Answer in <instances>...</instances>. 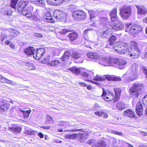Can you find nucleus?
Here are the masks:
<instances>
[{
	"label": "nucleus",
	"mask_w": 147,
	"mask_h": 147,
	"mask_svg": "<svg viewBox=\"0 0 147 147\" xmlns=\"http://www.w3.org/2000/svg\"><path fill=\"white\" fill-rule=\"evenodd\" d=\"M142 101L144 105L147 106V94L142 98Z\"/></svg>",
	"instance_id": "09e8293b"
},
{
	"label": "nucleus",
	"mask_w": 147,
	"mask_h": 147,
	"mask_svg": "<svg viewBox=\"0 0 147 147\" xmlns=\"http://www.w3.org/2000/svg\"><path fill=\"white\" fill-rule=\"evenodd\" d=\"M117 38L116 37L114 36H112L111 38L109 40V44L110 45H112L114 49V47H116V46H115V44L116 43H118V42H115Z\"/></svg>",
	"instance_id": "cd10ccee"
},
{
	"label": "nucleus",
	"mask_w": 147,
	"mask_h": 147,
	"mask_svg": "<svg viewBox=\"0 0 147 147\" xmlns=\"http://www.w3.org/2000/svg\"><path fill=\"white\" fill-rule=\"evenodd\" d=\"M131 24L129 23H127L126 24V27L127 29L126 31L129 30V32L132 35L135 36V34H137L141 31L142 30L141 27L139 25L134 24L129 29H128Z\"/></svg>",
	"instance_id": "423d86ee"
},
{
	"label": "nucleus",
	"mask_w": 147,
	"mask_h": 147,
	"mask_svg": "<svg viewBox=\"0 0 147 147\" xmlns=\"http://www.w3.org/2000/svg\"><path fill=\"white\" fill-rule=\"evenodd\" d=\"M142 68L143 73L145 74L147 78V67L143 65L142 67Z\"/></svg>",
	"instance_id": "5fc2aeb1"
},
{
	"label": "nucleus",
	"mask_w": 147,
	"mask_h": 147,
	"mask_svg": "<svg viewBox=\"0 0 147 147\" xmlns=\"http://www.w3.org/2000/svg\"><path fill=\"white\" fill-rule=\"evenodd\" d=\"M102 96L104 99L108 101H111L115 99L114 101H117L118 100L119 98L117 97H115L114 94L108 92H107L103 90Z\"/></svg>",
	"instance_id": "ddd939ff"
},
{
	"label": "nucleus",
	"mask_w": 147,
	"mask_h": 147,
	"mask_svg": "<svg viewBox=\"0 0 147 147\" xmlns=\"http://www.w3.org/2000/svg\"><path fill=\"white\" fill-rule=\"evenodd\" d=\"M88 12L90 16V19L91 20L95 16V12L93 11V10H89L88 11Z\"/></svg>",
	"instance_id": "c03bdc74"
},
{
	"label": "nucleus",
	"mask_w": 147,
	"mask_h": 147,
	"mask_svg": "<svg viewBox=\"0 0 147 147\" xmlns=\"http://www.w3.org/2000/svg\"><path fill=\"white\" fill-rule=\"evenodd\" d=\"M110 24L112 28L116 31L122 30L124 28L123 24L120 22L119 18L113 21H112Z\"/></svg>",
	"instance_id": "f8f14e48"
},
{
	"label": "nucleus",
	"mask_w": 147,
	"mask_h": 147,
	"mask_svg": "<svg viewBox=\"0 0 147 147\" xmlns=\"http://www.w3.org/2000/svg\"><path fill=\"white\" fill-rule=\"evenodd\" d=\"M99 45L100 47H104L105 46L104 45V42L102 41H100L99 42Z\"/></svg>",
	"instance_id": "338daca9"
},
{
	"label": "nucleus",
	"mask_w": 147,
	"mask_h": 147,
	"mask_svg": "<svg viewBox=\"0 0 147 147\" xmlns=\"http://www.w3.org/2000/svg\"><path fill=\"white\" fill-rule=\"evenodd\" d=\"M90 45L91 46V49H93L94 48H99L100 46L99 45V42L98 43H94L93 42H91Z\"/></svg>",
	"instance_id": "a19ab883"
},
{
	"label": "nucleus",
	"mask_w": 147,
	"mask_h": 147,
	"mask_svg": "<svg viewBox=\"0 0 147 147\" xmlns=\"http://www.w3.org/2000/svg\"><path fill=\"white\" fill-rule=\"evenodd\" d=\"M58 123H59L58 124V125L63 126L66 125L67 122L64 121H58Z\"/></svg>",
	"instance_id": "bf43d9fd"
},
{
	"label": "nucleus",
	"mask_w": 147,
	"mask_h": 147,
	"mask_svg": "<svg viewBox=\"0 0 147 147\" xmlns=\"http://www.w3.org/2000/svg\"><path fill=\"white\" fill-rule=\"evenodd\" d=\"M91 30V29H90V28H88L86 30L84 31L83 34V36L84 38H86V37L87 38V37H88V36H87L86 35L88 34V32Z\"/></svg>",
	"instance_id": "13d9d810"
},
{
	"label": "nucleus",
	"mask_w": 147,
	"mask_h": 147,
	"mask_svg": "<svg viewBox=\"0 0 147 147\" xmlns=\"http://www.w3.org/2000/svg\"><path fill=\"white\" fill-rule=\"evenodd\" d=\"M140 134L142 136H146L147 135L146 132L142 131H141V130H140Z\"/></svg>",
	"instance_id": "774afa93"
},
{
	"label": "nucleus",
	"mask_w": 147,
	"mask_h": 147,
	"mask_svg": "<svg viewBox=\"0 0 147 147\" xmlns=\"http://www.w3.org/2000/svg\"><path fill=\"white\" fill-rule=\"evenodd\" d=\"M59 63V61L58 60L53 61L48 63L49 66H55L57 65Z\"/></svg>",
	"instance_id": "ea45409f"
},
{
	"label": "nucleus",
	"mask_w": 147,
	"mask_h": 147,
	"mask_svg": "<svg viewBox=\"0 0 147 147\" xmlns=\"http://www.w3.org/2000/svg\"><path fill=\"white\" fill-rule=\"evenodd\" d=\"M22 0L19 3L17 7L18 6V10L20 12H21L22 14L29 18L32 17V11L33 9V7L29 4H26V3L28 0Z\"/></svg>",
	"instance_id": "f257e3e1"
},
{
	"label": "nucleus",
	"mask_w": 147,
	"mask_h": 147,
	"mask_svg": "<svg viewBox=\"0 0 147 147\" xmlns=\"http://www.w3.org/2000/svg\"><path fill=\"white\" fill-rule=\"evenodd\" d=\"M138 69V67L135 64L132 65L131 68V71L133 73L137 74Z\"/></svg>",
	"instance_id": "72a5a7b5"
},
{
	"label": "nucleus",
	"mask_w": 147,
	"mask_h": 147,
	"mask_svg": "<svg viewBox=\"0 0 147 147\" xmlns=\"http://www.w3.org/2000/svg\"><path fill=\"white\" fill-rule=\"evenodd\" d=\"M88 57L94 59H100V56L97 53L94 52H90L87 54Z\"/></svg>",
	"instance_id": "b1692460"
},
{
	"label": "nucleus",
	"mask_w": 147,
	"mask_h": 147,
	"mask_svg": "<svg viewBox=\"0 0 147 147\" xmlns=\"http://www.w3.org/2000/svg\"><path fill=\"white\" fill-rule=\"evenodd\" d=\"M53 16L56 20L61 21L65 20L67 17V14L59 10H56L53 13Z\"/></svg>",
	"instance_id": "1a4fd4ad"
},
{
	"label": "nucleus",
	"mask_w": 147,
	"mask_h": 147,
	"mask_svg": "<svg viewBox=\"0 0 147 147\" xmlns=\"http://www.w3.org/2000/svg\"><path fill=\"white\" fill-rule=\"evenodd\" d=\"M70 139H74L77 137V136L76 134H70Z\"/></svg>",
	"instance_id": "680f3d73"
},
{
	"label": "nucleus",
	"mask_w": 147,
	"mask_h": 147,
	"mask_svg": "<svg viewBox=\"0 0 147 147\" xmlns=\"http://www.w3.org/2000/svg\"><path fill=\"white\" fill-rule=\"evenodd\" d=\"M35 52L36 53H34V57L36 59L38 60L45 52V50L44 49L41 48L38 49L37 50H36Z\"/></svg>",
	"instance_id": "dca6fc26"
},
{
	"label": "nucleus",
	"mask_w": 147,
	"mask_h": 147,
	"mask_svg": "<svg viewBox=\"0 0 147 147\" xmlns=\"http://www.w3.org/2000/svg\"><path fill=\"white\" fill-rule=\"evenodd\" d=\"M19 0H11V7L16 9V5Z\"/></svg>",
	"instance_id": "37998d69"
},
{
	"label": "nucleus",
	"mask_w": 147,
	"mask_h": 147,
	"mask_svg": "<svg viewBox=\"0 0 147 147\" xmlns=\"http://www.w3.org/2000/svg\"><path fill=\"white\" fill-rule=\"evenodd\" d=\"M26 134L30 135H36V132L30 130H28L26 132Z\"/></svg>",
	"instance_id": "3c124183"
},
{
	"label": "nucleus",
	"mask_w": 147,
	"mask_h": 147,
	"mask_svg": "<svg viewBox=\"0 0 147 147\" xmlns=\"http://www.w3.org/2000/svg\"><path fill=\"white\" fill-rule=\"evenodd\" d=\"M138 10V13L140 14H145L147 12V9L143 6L136 5Z\"/></svg>",
	"instance_id": "aec40b11"
},
{
	"label": "nucleus",
	"mask_w": 147,
	"mask_h": 147,
	"mask_svg": "<svg viewBox=\"0 0 147 147\" xmlns=\"http://www.w3.org/2000/svg\"><path fill=\"white\" fill-rule=\"evenodd\" d=\"M130 48L128 49V54L133 59H136L140 56V50L137 43L134 41L131 42Z\"/></svg>",
	"instance_id": "f03ea898"
},
{
	"label": "nucleus",
	"mask_w": 147,
	"mask_h": 147,
	"mask_svg": "<svg viewBox=\"0 0 147 147\" xmlns=\"http://www.w3.org/2000/svg\"><path fill=\"white\" fill-rule=\"evenodd\" d=\"M48 4L54 6L55 3V0H46Z\"/></svg>",
	"instance_id": "4d7b16f0"
},
{
	"label": "nucleus",
	"mask_w": 147,
	"mask_h": 147,
	"mask_svg": "<svg viewBox=\"0 0 147 147\" xmlns=\"http://www.w3.org/2000/svg\"><path fill=\"white\" fill-rule=\"evenodd\" d=\"M46 123L47 124H50L53 122V120L52 117L49 115H47L46 117Z\"/></svg>",
	"instance_id": "e433bc0d"
},
{
	"label": "nucleus",
	"mask_w": 147,
	"mask_h": 147,
	"mask_svg": "<svg viewBox=\"0 0 147 147\" xmlns=\"http://www.w3.org/2000/svg\"><path fill=\"white\" fill-rule=\"evenodd\" d=\"M116 106L117 109L119 111H122L126 108L125 104L121 102L117 103Z\"/></svg>",
	"instance_id": "7c9ffc66"
},
{
	"label": "nucleus",
	"mask_w": 147,
	"mask_h": 147,
	"mask_svg": "<svg viewBox=\"0 0 147 147\" xmlns=\"http://www.w3.org/2000/svg\"><path fill=\"white\" fill-rule=\"evenodd\" d=\"M28 69L30 70H34L35 69V67L33 64H30L28 67Z\"/></svg>",
	"instance_id": "0e129e2a"
},
{
	"label": "nucleus",
	"mask_w": 147,
	"mask_h": 147,
	"mask_svg": "<svg viewBox=\"0 0 147 147\" xmlns=\"http://www.w3.org/2000/svg\"><path fill=\"white\" fill-rule=\"evenodd\" d=\"M87 143L93 147H105L106 146L105 142L102 140L97 142L94 139H90L87 141Z\"/></svg>",
	"instance_id": "4468645a"
},
{
	"label": "nucleus",
	"mask_w": 147,
	"mask_h": 147,
	"mask_svg": "<svg viewBox=\"0 0 147 147\" xmlns=\"http://www.w3.org/2000/svg\"><path fill=\"white\" fill-rule=\"evenodd\" d=\"M84 38L86 40L84 41V43L86 46L88 48H90L91 49V42H92L88 40V37Z\"/></svg>",
	"instance_id": "58836bf2"
},
{
	"label": "nucleus",
	"mask_w": 147,
	"mask_h": 147,
	"mask_svg": "<svg viewBox=\"0 0 147 147\" xmlns=\"http://www.w3.org/2000/svg\"><path fill=\"white\" fill-rule=\"evenodd\" d=\"M63 2V0H55V3L54 6H59L62 4Z\"/></svg>",
	"instance_id": "de8ad7c7"
},
{
	"label": "nucleus",
	"mask_w": 147,
	"mask_h": 147,
	"mask_svg": "<svg viewBox=\"0 0 147 147\" xmlns=\"http://www.w3.org/2000/svg\"><path fill=\"white\" fill-rule=\"evenodd\" d=\"M112 133L115 134H117L118 135L121 136L123 135V133L121 132H118L115 131H112Z\"/></svg>",
	"instance_id": "e2e57ef3"
},
{
	"label": "nucleus",
	"mask_w": 147,
	"mask_h": 147,
	"mask_svg": "<svg viewBox=\"0 0 147 147\" xmlns=\"http://www.w3.org/2000/svg\"><path fill=\"white\" fill-rule=\"evenodd\" d=\"M24 51V53L27 55H34V53H35L36 50L33 47L29 46L26 48Z\"/></svg>",
	"instance_id": "6ab92c4d"
},
{
	"label": "nucleus",
	"mask_w": 147,
	"mask_h": 147,
	"mask_svg": "<svg viewBox=\"0 0 147 147\" xmlns=\"http://www.w3.org/2000/svg\"><path fill=\"white\" fill-rule=\"evenodd\" d=\"M100 22L102 24H105L108 22V20L105 17H101L100 18Z\"/></svg>",
	"instance_id": "49530a36"
},
{
	"label": "nucleus",
	"mask_w": 147,
	"mask_h": 147,
	"mask_svg": "<svg viewBox=\"0 0 147 147\" xmlns=\"http://www.w3.org/2000/svg\"><path fill=\"white\" fill-rule=\"evenodd\" d=\"M109 141L110 144L113 145L117 142V140L116 139L113 138H110L108 139Z\"/></svg>",
	"instance_id": "a18cd8bd"
},
{
	"label": "nucleus",
	"mask_w": 147,
	"mask_h": 147,
	"mask_svg": "<svg viewBox=\"0 0 147 147\" xmlns=\"http://www.w3.org/2000/svg\"><path fill=\"white\" fill-rule=\"evenodd\" d=\"M112 62L113 66L121 69L124 68L127 63V62L125 60L117 58H113Z\"/></svg>",
	"instance_id": "6e6552de"
},
{
	"label": "nucleus",
	"mask_w": 147,
	"mask_h": 147,
	"mask_svg": "<svg viewBox=\"0 0 147 147\" xmlns=\"http://www.w3.org/2000/svg\"><path fill=\"white\" fill-rule=\"evenodd\" d=\"M136 110L138 115L139 116H140L142 115L143 110V106L140 102H139L137 103Z\"/></svg>",
	"instance_id": "4be33fe9"
},
{
	"label": "nucleus",
	"mask_w": 147,
	"mask_h": 147,
	"mask_svg": "<svg viewBox=\"0 0 147 147\" xmlns=\"http://www.w3.org/2000/svg\"><path fill=\"white\" fill-rule=\"evenodd\" d=\"M30 1L37 6L45 7L46 3L44 0H30Z\"/></svg>",
	"instance_id": "412c9836"
},
{
	"label": "nucleus",
	"mask_w": 147,
	"mask_h": 147,
	"mask_svg": "<svg viewBox=\"0 0 147 147\" xmlns=\"http://www.w3.org/2000/svg\"><path fill=\"white\" fill-rule=\"evenodd\" d=\"M71 56V54L68 51H66L64 55L61 57V59L63 61L69 59Z\"/></svg>",
	"instance_id": "c756f323"
},
{
	"label": "nucleus",
	"mask_w": 147,
	"mask_h": 147,
	"mask_svg": "<svg viewBox=\"0 0 147 147\" xmlns=\"http://www.w3.org/2000/svg\"><path fill=\"white\" fill-rule=\"evenodd\" d=\"M123 114L125 116L130 118L134 117L135 116V113L130 109H127L125 111Z\"/></svg>",
	"instance_id": "393cba45"
},
{
	"label": "nucleus",
	"mask_w": 147,
	"mask_h": 147,
	"mask_svg": "<svg viewBox=\"0 0 147 147\" xmlns=\"http://www.w3.org/2000/svg\"><path fill=\"white\" fill-rule=\"evenodd\" d=\"M71 70L73 73L76 74V75L78 74L80 72V70L79 69L76 68H73L71 69Z\"/></svg>",
	"instance_id": "864d4df0"
},
{
	"label": "nucleus",
	"mask_w": 147,
	"mask_h": 147,
	"mask_svg": "<svg viewBox=\"0 0 147 147\" xmlns=\"http://www.w3.org/2000/svg\"><path fill=\"white\" fill-rule=\"evenodd\" d=\"M82 55L77 52H74L73 53V58L75 59H77L82 57Z\"/></svg>",
	"instance_id": "4c0bfd02"
},
{
	"label": "nucleus",
	"mask_w": 147,
	"mask_h": 147,
	"mask_svg": "<svg viewBox=\"0 0 147 147\" xmlns=\"http://www.w3.org/2000/svg\"><path fill=\"white\" fill-rule=\"evenodd\" d=\"M81 75L84 77L85 80L92 82V80L96 81H104L105 80V78L103 76H100L98 75H97L94 78L93 76L94 73L91 71H87L86 72H81Z\"/></svg>",
	"instance_id": "7ed1b4c3"
},
{
	"label": "nucleus",
	"mask_w": 147,
	"mask_h": 147,
	"mask_svg": "<svg viewBox=\"0 0 147 147\" xmlns=\"http://www.w3.org/2000/svg\"><path fill=\"white\" fill-rule=\"evenodd\" d=\"M137 74L133 73L128 70L125 74L123 75V77L125 78L124 83H128L135 80L137 78Z\"/></svg>",
	"instance_id": "9b49d317"
},
{
	"label": "nucleus",
	"mask_w": 147,
	"mask_h": 147,
	"mask_svg": "<svg viewBox=\"0 0 147 147\" xmlns=\"http://www.w3.org/2000/svg\"><path fill=\"white\" fill-rule=\"evenodd\" d=\"M0 81L1 82L7 83L11 85L13 84V82L12 81L8 80L1 75H0Z\"/></svg>",
	"instance_id": "2f4dec72"
},
{
	"label": "nucleus",
	"mask_w": 147,
	"mask_h": 147,
	"mask_svg": "<svg viewBox=\"0 0 147 147\" xmlns=\"http://www.w3.org/2000/svg\"><path fill=\"white\" fill-rule=\"evenodd\" d=\"M112 60H113V58H109L104 57H101L98 61V63L99 64L104 66H113Z\"/></svg>",
	"instance_id": "2eb2a0df"
},
{
	"label": "nucleus",
	"mask_w": 147,
	"mask_h": 147,
	"mask_svg": "<svg viewBox=\"0 0 147 147\" xmlns=\"http://www.w3.org/2000/svg\"><path fill=\"white\" fill-rule=\"evenodd\" d=\"M71 30L69 29H64L61 32V34H65L66 32H71Z\"/></svg>",
	"instance_id": "052dcab7"
},
{
	"label": "nucleus",
	"mask_w": 147,
	"mask_h": 147,
	"mask_svg": "<svg viewBox=\"0 0 147 147\" xmlns=\"http://www.w3.org/2000/svg\"><path fill=\"white\" fill-rule=\"evenodd\" d=\"M117 9L116 8H114L110 13V16L112 21H114L119 18L117 16Z\"/></svg>",
	"instance_id": "bb28decb"
},
{
	"label": "nucleus",
	"mask_w": 147,
	"mask_h": 147,
	"mask_svg": "<svg viewBox=\"0 0 147 147\" xmlns=\"http://www.w3.org/2000/svg\"><path fill=\"white\" fill-rule=\"evenodd\" d=\"M103 76L105 79H106L107 80L109 81H120L121 80V79L120 77L115 76L105 75Z\"/></svg>",
	"instance_id": "5701e85b"
},
{
	"label": "nucleus",
	"mask_w": 147,
	"mask_h": 147,
	"mask_svg": "<svg viewBox=\"0 0 147 147\" xmlns=\"http://www.w3.org/2000/svg\"><path fill=\"white\" fill-rule=\"evenodd\" d=\"M143 85L141 84L136 83H134L129 90L130 96L134 98H137L142 92Z\"/></svg>",
	"instance_id": "20e7f679"
},
{
	"label": "nucleus",
	"mask_w": 147,
	"mask_h": 147,
	"mask_svg": "<svg viewBox=\"0 0 147 147\" xmlns=\"http://www.w3.org/2000/svg\"><path fill=\"white\" fill-rule=\"evenodd\" d=\"M115 45L116 46V47H114V49L118 53L124 54L126 53L128 47L127 43L123 42H119L115 43Z\"/></svg>",
	"instance_id": "39448f33"
},
{
	"label": "nucleus",
	"mask_w": 147,
	"mask_h": 147,
	"mask_svg": "<svg viewBox=\"0 0 147 147\" xmlns=\"http://www.w3.org/2000/svg\"><path fill=\"white\" fill-rule=\"evenodd\" d=\"M98 117H101L103 115H104L105 112L101 111H97L94 113Z\"/></svg>",
	"instance_id": "8fccbe9b"
},
{
	"label": "nucleus",
	"mask_w": 147,
	"mask_h": 147,
	"mask_svg": "<svg viewBox=\"0 0 147 147\" xmlns=\"http://www.w3.org/2000/svg\"><path fill=\"white\" fill-rule=\"evenodd\" d=\"M68 36L70 40L74 41L78 38V35L76 32H74L69 34Z\"/></svg>",
	"instance_id": "c85d7f7f"
},
{
	"label": "nucleus",
	"mask_w": 147,
	"mask_h": 147,
	"mask_svg": "<svg viewBox=\"0 0 147 147\" xmlns=\"http://www.w3.org/2000/svg\"><path fill=\"white\" fill-rule=\"evenodd\" d=\"M112 33V30L110 28H108L106 30L100 33L101 36L103 38L108 37Z\"/></svg>",
	"instance_id": "a211bd4d"
},
{
	"label": "nucleus",
	"mask_w": 147,
	"mask_h": 147,
	"mask_svg": "<svg viewBox=\"0 0 147 147\" xmlns=\"http://www.w3.org/2000/svg\"><path fill=\"white\" fill-rule=\"evenodd\" d=\"M131 8L129 6H125L122 7L120 10L121 16L123 19H128L131 13Z\"/></svg>",
	"instance_id": "0eeeda50"
},
{
	"label": "nucleus",
	"mask_w": 147,
	"mask_h": 147,
	"mask_svg": "<svg viewBox=\"0 0 147 147\" xmlns=\"http://www.w3.org/2000/svg\"><path fill=\"white\" fill-rule=\"evenodd\" d=\"M5 36L3 35H1V37L0 38V40H1L0 42L1 43L3 44V41L4 40L5 38Z\"/></svg>",
	"instance_id": "69168bd1"
},
{
	"label": "nucleus",
	"mask_w": 147,
	"mask_h": 147,
	"mask_svg": "<svg viewBox=\"0 0 147 147\" xmlns=\"http://www.w3.org/2000/svg\"><path fill=\"white\" fill-rule=\"evenodd\" d=\"M2 14L3 15H11L12 13V11L8 9H3L2 10Z\"/></svg>",
	"instance_id": "f704fd0d"
},
{
	"label": "nucleus",
	"mask_w": 147,
	"mask_h": 147,
	"mask_svg": "<svg viewBox=\"0 0 147 147\" xmlns=\"http://www.w3.org/2000/svg\"><path fill=\"white\" fill-rule=\"evenodd\" d=\"M72 16L74 19L77 20H84L86 18V13L83 11L78 10L73 12Z\"/></svg>",
	"instance_id": "9d476101"
},
{
	"label": "nucleus",
	"mask_w": 147,
	"mask_h": 147,
	"mask_svg": "<svg viewBox=\"0 0 147 147\" xmlns=\"http://www.w3.org/2000/svg\"><path fill=\"white\" fill-rule=\"evenodd\" d=\"M10 32L11 33V34L13 36H17L19 34V32L18 31H16L14 30L10 31Z\"/></svg>",
	"instance_id": "603ef678"
},
{
	"label": "nucleus",
	"mask_w": 147,
	"mask_h": 147,
	"mask_svg": "<svg viewBox=\"0 0 147 147\" xmlns=\"http://www.w3.org/2000/svg\"><path fill=\"white\" fill-rule=\"evenodd\" d=\"M46 20L48 22L51 23L54 22V20L51 14L50 13H48L46 14Z\"/></svg>",
	"instance_id": "473e14b6"
},
{
	"label": "nucleus",
	"mask_w": 147,
	"mask_h": 147,
	"mask_svg": "<svg viewBox=\"0 0 147 147\" xmlns=\"http://www.w3.org/2000/svg\"><path fill=\"white\" fill-rule=\"evenodd\" d=\"M114 91L116 97H118V96H119V94L120 93L121 90L119 89L115 88Z\"/></svg>",
	"instance_id": "6e6d98bb"
},
{
	"label": "nucleus",
	"mask_w": 147,
	"mask_h": 147,
	"mask_svg": "<svg viewBox=\"0 0 147 147\" xmlns=\"http://www.w3.org/2000/svg\"><path fill=\"white\" fill-rule=\"evenodd\" d=\"M50 56L49 55H47L43 59L42 62L43 63H47L49 61L50 59Z\"/></svg>",
	"instance_id": "79ce46f5"
},
{
	"label": "nucleus",
	"mask_w": 147,
	"mask_h": 147,
	"mask_svg": "<svg viewBox=\"0 0 147 147\" xmlns=\"http://www.w3.org/2000/svg\"><path fill=\"white\" fill-rule=\"evenodd\" d=\"M0 111L3 112L6 111L9 109L10 105L6 100H3L0 103Z\"/></svg>",
	"instance_id": "f3484780"
},
{
	"label": "nucleus",
	"mask_w": 147,
	"mask_h": 147,
	"mask_svg": "<svg viewBox=\"0 0 147 147\" xmlns=\"http://www.w3.org/2000/svg\"><path fill=\"white\" fill-rule=\"evenodd\" d=\"M80 140L81 142H84L85 140L89 136V133L86 131H82L80 133Z\"/></svg>",
	"instance_id": "a878e982"
},
{
	"label": "nucleus",
	"mask_w": 147,
	"mask_h": 147,
	"mask_svg": "<svg viewBox=\"0 0 147 147\" xmlns=\"http://www.w3.org/2000/svg\"><path fill=\"white\" fill-rule=\"evenodd\" d=\"M21 112L24 114V118H27L31 112L30 110H29L27 111L21 110Z\"/></svg>",
	"instance_id": "c9c22d12"
}]
</instances>
